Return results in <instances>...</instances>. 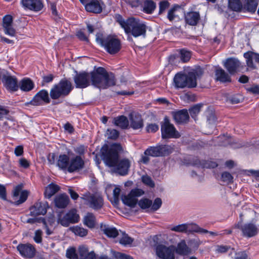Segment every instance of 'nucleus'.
Instances as JSON below:
<instances>
[{"instance_id": "obj_25", "label": "nucleus", "mask_w": 259, "mask_h": 259, "mask_svg": "<svg viewBox=\"0 0 259 259\" xmlns=\"http://www.w3.org/2000/svg\"><path fill=\"white\" fill-rule=\"evenodd\" d=\"M200 16L199 12H190L185 14V19L187 24L191 26H195L200 20Z\"/></svg>"}, {"instance_id": "obj_39", "label": "nucleus", "mask_w": 259, "mask_h": 259, "mask_svg": "<svg viewBox=\"0 0 259 259\" xmlns=\"http://www.w3.org/2000/svg\"><path fill=\"white\" fill-rule=\"evenodd\" d=\"M257 2L256 0H247L244 8L248 12L254 13L257 6Z\"/></svg>"}, {"instance_id": "obj_35", "label": "nucleus", "mask_w": 259, "mask_h": 259, "mask_svg": "<svg viewBox=\"0 0 259 259\" xmlns=\"http://www.w3.org/2000/svg\"><path fill=\"white\" fill-rule=\"evenodd\" d=\"M60 187L56 184L51 183L49 184L45 189L44 192L45 197L47 198L50 199L57 192L59 191Z\"/></svg>"}, {"instance_id": "obj_51", "label": "nucleus", "mask_w": 259, "mask_h": 259, "mask_svg": "<svg viewBox=\"0 0 259 259\" xmlns=\"http://www.w3.org/2000/svg\"><path fill=\"white\" fill-rule=\"evenodd\" d=\"M142 182L145 185L150 187H154L155 186L154 182L152 180L150 177L148 176H144L142 178Z\"/></svg>"}, {"instance_id": "obj_60", "label": "nucleus", "mask_w": 259, "mask_h": 259, "mask_svg": "<svg viewBox=\"0 0 259 259\" xmlns=\"http://www.w3.org/2000/svg\"><path fill=\"white\" fill-rule=\"evenodd\" d=\"M50 8L53 17L54 19H57L59 17L57 11L56 5L55 3H51L50 4Z\"/></svg>"}, {"instance_id": "obj_9", "label": "nucleus", "mask_w": 259, "mask_h": 259, "mask_svg": "<svg viewBox=\"0 0 259 259\" xmlns=\"http://www.w3.org/2000/svg\"><path fill=\"white\" fill-rule=\"evenodd\" d=\"M172 151V148L168 145L150 147L145 151L144 155L152 157L162 156L168 155Z\"/></svg>"}, {"instance_id": "obj_31", "label": "nucleus", "mask_w": 259, "mask_h": 259, "mask_svg": "<svg viewBox=\"0 0 259 259\" xmlns=\"http://www.w3.org/2000/svg\"><path fill=\"white\" fill-rule=\"evenodd\" d=\"M113 124L122 129H126L129 125V121L126 117L123 115L114 117L113 120Z\"/></svg>"}, {"instance_id": "obj_10", "label": "nucleus", "mask_w": 259, "mask_h": 259, "mask_svg": "<svg viewBox=\"0 0 259 259\" xmlns=\"http://www.w3.org/2000/svg\"><path fill=\"white\" fill-rule=\"evenodd\" d=\"M176 247L173 245L166 246L160 244L156 247V254L161 259H175Z\"/></svg>"}, {"instance_id": "obj_62", "label": "nucleus", "mask_w": 259, "mask_h": 259, "mask_svg": "<svg viewBox=\"0 0 259 259\" xmlns=\"http://www.w3.org/2000/svg\"><path fill=\"white\" fill-rule=\"evenodd\" d=\"M21 188H22L20 186H17L15 188L13 194V199L15 201L18 198V196L21 192Z\"/></svg>"}, {"instance_id": "obj_47", "label": "nucleus", "mask_w": 259, "mask_h": 259, "mask_svg": "<svg viewBox=\"0 0 259 259\" xmlns=\"http://www.w3.org/2000/svg\"><path fill=\"white\" fill-rule=\"evenodd\" d=\"M66 256L69 259H78L74 248H70L66 250Z\"/></svg>"}, {"instance_id": "obj_46", "label": "nucleus", "mask_w": 259, "mask_h": 259, "mask_svg": "<svg viewBox=\"0 0 259 259\" xmlns=\"http://www.w3.org/2000/svg\"><path fill=\"white\" fill-rule=\"evenodd\" d=\"M106 134L109 139L113 140L116 139L119 136V132L114 129H108Z\"/></svg>"}, {"instance_id": "obj_29", "label": "nucleus", "mask_w": 259, "mask_h": 259, "mask_svg": "<svg viewBox=\"0 0 259 259\" xmlns=\"http://www.w3.org/2000/svg\"><path fill=\"white\" fill-rule=\"evenodd\" d=\"M19 88L23 92H29L34 88V82L29 78L22 79L18 84Z\"/></svg>"}, {"instance_id": "obj_33", "label": "nucleus", "mask_w": 259, "mask_h": 259, "mask_svg": "<svg viewBox=\"0 0 259 259\" xmlns=\"http://www.w3.org/2000/svg\"><path fill=\"white\" fill-rule=\"evenodd\" d=\"M101 230L108 237L115 238L118 235V231L115 228L108 225H101Z\"/></svg>"}, {"instance_id": "obj_16", "label": "nucleus", "mask_w": 259, "mask_h": 259, "mask_svg": "<svg viewBox=\"0 0 259 259\" xmlns=\"http://www.w3.org/2000/svg\"><path fill=\"white\" fill-rule=\"evenodd\" d=\"M84 164V160L81 157L76 155L70 159L67 171L69 172L79 171L83 168Z\"/></svg>"}, {"instance_id": "obj_7", "label": "nucleus", "mask_w": 259, "mask_h": 259, "mask_svg": "<svg viewBox=\"0 0 259 259\" xmlns=\"http://www.w3.org/2000/svg\"><path fill=\"white\" fill-rule=\"evenodd\" d=\"M194 74L189 73L186 74L178 73L174 79L175 85L176 88H194L197 85L196 80L194 79Z\"/></svg>"}, {"instance_id": "obj_58", "label": "nucleus", "mask_w": 259, "mask_h": 259, "mask_svg": "<svg viewBox=\"0 0 259 259\" xmlns=\"http://www.w3.org/2000/svg\"><path fill=\"white\" fill-rule=\"evenodd\" d=\"M4 31L6 34L14 36L15 34V30L13 28L12 25L8 26V27H4Z\"/></svg>"}, {"instance_id": "obj_23", "label": "nucleus", "mask_w": 259, "mask_h": 259, "mask_svg": "<svg viewBox=\"0 0 259 259\" xmlns=\"http://www.w3.org/2000/svg\"><path fill=\"white\" fill-rule=\"evenodd\" d=\"M55 205L59 208H64L67 207L69 202V197L65 194L57 195L54 200Z\"/></svg>"}, {"instance_id": "obj_38", "label": "nucleus", "mask_w": 259, "mask_h": 259, "mask_svg": "<svg viewBox=\"0 0 259 259\" xmlns=\"http://www.w3.org/2000/svg\"><path fill=\"white\" fill-rule=\"evenodd\" d=\"M179 9H180V7L175 6L168 10L167 18L170 21H173L179 17L178 14Z\"/></svg>"}, {"instance_id": "obj_17", "label": "nucleus", "mask_w": 259, "mask_h": 259, "mask_svg": "<svg viewBox=\"0 0 259 259\" xmlns=\"http://www.w3.org/2000/svg\"><path fill=\"white\" fill-rule=\"evenodd\" d=\"M49 207L47 202H38L35 203L34 206L30 208V214L31 215H44Z\"/></svg>"}, {"instance_id": "obj_11", "label": "nucleus", "mask_w": 259, "mask_h": 259, "mask_svg": "<svg viewBox=\"0 0 259 259\" xmlns=\"http://www.w3.org/2000/svg\"><path fill=\"white\" fill-rule=\"evenodd\" d=\"M144 192L140 189L132 190L127 195L122 197L123 203L131 207H134L138 203L137 197L143 195Z\"/></svg>"}, {"instance_id": "obj_24", "label": "nucleus", "mask_w": 259, "mask_h": 259, "mask_svg": "<svg viewBox=\"0 0 259 259\" xmlns=\"http://www.w3.org/2000/svg\"><path fill=\"white\" fill-rule=\"evenodd\" d=\"M79 259H96V254L93 251H89L85 245L80 246L78 248Z\"/></svg>"}, {"instance_id": "obj_27", "label": "nucleus", "mask_w": 259, "mask_h": 259, "mask_svg": "<svg viewBox=\"0 0 259 259\" xmlns=\"http://www.w3.org/2000/svg\"><path fill=\"white\" fill-rule=\"evenodd\" d=\"M70 158L68 155L63 154H60L57 157L56 165L62 170H68Z\"/></svg>"}, {"instance_id": "obj_44", "label": "nucleus", "mask_w": 259, "mask_h": 259, "mask_svg": "<svg viewBox=\"0 0 259 259\" xmlns=\"http://www.w3.org/2000/svg\"><path fill=\"white\" fill-rule=\"evenodd\" d=\"M202 105L197 104L189 109V112L191 116L195 120V118L197 114L199 113Z\"/></svg>"}, {"instance_id": "obj_28", "label": "nucleus", "mask_w": 259, "mask_h": 259, "mask_svg": "<svg viewBox=\"0 0 259 259\" xmlns=\"http://www.w3.org/2000/svg\"><path fill=\"white\" fill-rule=\"evenodd\" d=\"M175 252L181 255H188L191 253V249L187 246L185 241L182 240L178 244Z\"/></svg>"}, {"instance_id": "obj_22", "label": "nucleus", "mask_w": 259, "mask_h": 259, "mask_svg": "<svg viewBox=\"0 0 259 259\" xmlns=\"http://www.w3.org/2000/svg\"><path fill=\"white\" fill-rule=\"evenodd\" d=\"M173 117L175 121L178 124L187 123L189 119L188 111L183 109L174 113Z\"/></svg>"}, {"instance_id": "obj_56", "label": "nucleus", "mask_w": 259, "mask_h": 259, "mask_svg": "<svg viewBox=\"0 0 259 259\" xmlns=\"http://www.w3.org/2000/svg\"><path fill=\"white\" fill-rule=\"evenodd\" d=\"M13 18L11 15H6L3 18V27L12 25Z\"/></svg>"}, {"instance_id": "obj_26", "label": "nucleus", "mask_w": 259, "mask_h": 259, "mask_svg": "<svg viewBox=\"0 0 259 259\" xmlns=\"http://www.w3.org/2000/svg\"><path fill=\"white\" fill-rule=\"evenodd\" d=\"M85 10L88 12L94 13H100L102 11V8L98 0H91L85 5Z\"/></svg>"}, {"instance_id": "obj_15", "label": "nucleus", "mask_w": 259, "mask_h": 259, "mask_svg": "<svg viewBox=\"0 0 259 259\" xmlns=\"http://www.w3.org/2000/svg\"><path fill=\"white\" fill-rule=\"evenodd\" d=\"M17 248L20 254L25 258H31L35 255V249L31 244H20Z\"/></svg>"}, {"instance_id": "obj_37", "label": "nucleus", "mask_w": 259, "mask_h": 259, "mask_svg": "<svg viewBox=\"0 0 259 259\" xmlns=\"http://www.w3.org/2000/svg\"><path fill=\"white\" fill-rule=\"evenodd\" d=\"M229 7L232 11L239 12L242 9V5L240 0H229Z\"/></svg>"}, {"instance_id": "obj_2", "label": "nucleus", "mask_w": 259, "mask_h": 259, "mask_svg": "<svg viewBox=\"0 0 259 259\" xmlns=\"http://www.w3.org/2000/svg\"><path fill=\"white\" fill-rule=\"evenodd\" d=\"M122 150L120 144L114 143L109 148L104 146L102 150V158L105 164L114 167L115 171L121 176L127 174L131 161L127 158L119 159V153Z\"/></svg>"}, {"instance_id": "obj_30", "label": "nucleus", "mask_w": 259, "mask_h": 259, "mask_svg": "<svg viewBox=\"0 0 259 259\" xmlns=\"http://www.w3.org/2000/svg\"><path fill=\"white\" fill-rule=\"evenodd\" d=\"M215 75L217 80L222 82H230L231 80L230 75L221 68L215 70Z\"/></svg>"}, {"instance_id": "obj_55", "label": "nucleus", "mask_w": 259, "mask_h": 259, "mask_svg": "<svg viewBox=\"0 0 259 259\" xmlns=\"http://www.w3.org/2000/svg\"><path fill=\"white\" fill-rule=\"evenodd\" d=\"M120 189L118 187H116L113 190V199L115 203H118L119 201V195L120 193Z\"/></svg>"}, {"instance_id": "obj_49", "label": "nucleus", "mask_w": 259, "mask_h": 259, "mask_svg": "<svg viewBox=\"0 0 259 259\" xmlns=\"http://www.w3.org/2000/svg\"><path fill=\"white\" fill-rule=\"evenodd\" d=\"M191 57V54L189 51L185 50L181 51V59L184 62H186L189 60Z\"/></svg>"}, {"instance_id": "obj_52", "label": "nucleus", "mask_w": 259, "mask_h": 259, "mask_svg": "<svg viewBox=\"0 0 259 259\" xmlns=\"http://www.w3.org/2000/svg\"><path fill=\"white\" fill-rule=\"evenodd\" d=\"M74 151L76 153L79 154V156H80L85 153L87 147L83 145H78L74 148Z\"/></svg>"}, {"instance_id": "obj_53", "label": "nucleus", "mask_w": 259, "mask_h": 259, "mask_svg": "<svg viewBox=\"0 0 259 259\" xmlns=\"http://www.w3.org/2000/svg\"><path fill=\"white\" fill-rule=\"evenodd\" d=\"M161 199L159 198H157L154 200L153 203H152V205L151 206V209H152L154 211H156L161 207Z\"/></svg>"}, {"instance_id": "obj_8", "label": "nucleus", "mask_w": 259, "mask_h": 259, "mask_svg": "<svg viewBox=\"0 0 259 259\" xmlns=\"http://www.w3.org/2000/svg\"><path fill=\"white\" fill-rule=\"evenodd\" d=\"M242 220L234 225V228L240 229L242 235L246 238H251L256 236L259 232V225L252 222L247 223L242 225Z\"/></svg>"}, {"instance_id": "obj_1", "label": "nucleus", "mask_w": 259, "mask_h": 259, "mask_svg": "<svg viewBox=\"0 0 259 259\" xmlns=\"http://www.w3.org/2000/svg\"><path fill=\"white\" fill-rule=\"evenodd\" d=\"M75 87L77 88H85L90 85L91 82L94 86L105 89L115 85L114 75L108 73L103 67H98L95 71L91 73L82 72L76 74L74 77Z\"/></svg>"}, {"instance_id": "obj_63", "label": "nucleus", "mask_w": 259, "mask_h": 259, "mask_svg": "<svg viewBox=\"0 0 259 259\" xmlns=\"http://www.w3.org/2000/svg\"><path fill=\"white\" fill-rule=\"evenodd\" d=\"M41 234L42 232L40 230H36L35 232V236L34 237V240L35 242L39 243L41 242Z\"/></svg>"}, {"instance_id": "obj_59", "label": "nucleus", "mask_w": 259, "mask_h": 259, "mask_svg": "<svg viewBox=\"0 0 259 259\" xmlns=\"http://www.w3.org/2000/svg\"><path fill=\"white\" fill-rule=\"evenodd\" d=\"M47 159L50 164H56L57 157H56V155L54 153H51L49 154Z\"/></svg>"}, {"instance_id": "obj_4", "label": "nucleus", "mask_w": 259, "mask_h": 259, "mask_svg": "<svg viewBox=\"0 0 259 259\" xmlns=\"http://www.w3.org/2000/svg\"><path fill=\"white\" fill-rule=\"evenodd\" d=\"M96 40L111 55L117 53L121 48L120 40L114 36L108 35L105 37L102 34L97 33L96 35Z\"/></svg>"}, {"instance_id": "obj_61", "label": "nucleus", "mask_w": 259, "mask_h": 259, "mask_svg": "<svg viewBox=\"0 0 259 259\" xmlns=\"http://www.w3.org/2000/svg\"><path fill=\"white\" fill-rule=\"evenodd\" d=\"M158 125L155 123H152L147 126L146 130L148 133H155L158 130Z\"/></svg>"}, {"instance_id": "obj_3", "label": "nucleus", "mask_w": 259, "mask_h": 259, "mask_svg": "<svg viewBox=\"0 0 259 259\" xmlns=\"http://www.w3.org/2000/svg\"><path fill=\"white\" fill-rule=\"evenodd\" d=\"M118 22L124 29L126 33H131L135 37L146 36L147 26L142 21L134 17H130L126 20L120 17Z\"/></svg>"}, {"instance_id": "obj_40", "label": "nucleus", "mask_w": 259, "mask_h": 259, "mask_svg": "<svg viewBox=\"0 0 259 259\" xmlns=\"http://www.w3.org/2000/svg\"><path fill=\"white\" fill-rule=\"evenodd\" d=\"M138 204L140 207L142 209H146L149 208L152 204V200L147 198H142L138 202Z\"/></svg>"}, {"instance_id": "obj_12", "label": "nucleus", "mask_w": 259, "mask_h": 259, "mask_svg": "<svg viewBox=\"0 0 259 259\" xmlns=\"http://www.w3.org/2000/svg\"><path fill=\"white\" fill-rule=\"evenodd\" d=\"M79 217L75 209L69 210L63 217L58 218V223L64 227H68L70 224L77 223Z\"/></svg>"}, {"instance_id": "obj_6", "label": "nucleus", "mask_w": 259, "mask_h": 259, "mask_svg": "<svg viewBox=\"0 0 259 259\" xmlns=\"http://www.w3.org/2000/svg\"><path fill=\"white\" fill-rule=\"evenodd\" d=\"M80 199L84 201V204L94 210L101 209L104 204L103 197L98 193H85L82 195Z\"/></svg>"}, {"instance_id": "obj_21", "label": "nucleus", "mask_w": 259, "mask_h": 259, "mask_svg": "<svg viewBox=\"0 0 259 259\" xmlns=\"http://www.w3.org/2000/svg\"><path fill=\"white\" fill-rule=\"evenodd\" d=\"M224 65L230 74H233L237 71L240 63L237 59L229 58L226 60Z\"/></svg>"}, {"instance_id": "obj_5", "label": "nucleus", "mask_w": 259, "mask_h": 259, "mask_svg": "<svg viewBox=\"0 0 259 259\" xmlns=\"http://www.w3.org/2000/svg\"><path fill=\"white\" fill-rule=\"evenodd\" d=\"M72 89L70 81L61 80L59 83L55 84L50 91V96L52 99H58L61 97L67 96Z\"/></svg>"}, {"instance_id": "obj_32", "label": "nucleus", "mask_w": 259, "mask_h": 259, "mask_svg": "<svg viewBox=\"0 0 259 259\" xmlns=\"http://www.w3.org/2000/svg\"><path fill=\"white\" fill-rule=\"evenodd\" d=\"M142 11L148 14L153 13L156 7V3L151 0H145L142 4Z\"/></svg>"}, {"instance_id": "obj_19", "label": "nucleus", "mask_w": 259, "mask_h": 259, "mask_svg": "<svg viewBox=\"0 0 259 259\" xmlns=\"http://www.w3.org/2000/svg\"><path fill=\"white\" fill-rule=\"evenodd\" d=\"M130 125L134 130L141 128L143 126L142 116L138 113L133 112L129 115Z\"/></svg>"}, {"instance_id": "obj_43", "label": "nucleus", "mask_w": 259, "mask_h": 259, "mask_svg": "<svg viewBox=\"0 0 259 259\" xmlns=\"http://www.w3.org/2000/svg\"><path fill=\"white\" fill-rule=\"evenodd\" d=\"M133 239L127 234L122 233V236L119 240V243L124 245H130L133 242Z\"/></svg>"}, {"instance_id": "obj_20", "label": "nucleus", "mask_w": 259, "mask_h": 259, "mask_svg": "<svg viewBox=\"0 0 259 259\" xmlns=\"http://www.w3.org/2000/svg\"><path fill=\"white\" fill-rule=\"evenodd\" d=\"M23 7L34 11H39L43 7L41 0H22Z\"/></svg>"}, {"instance_id": "obj_13", "label": "nucleus", "mask_w": 259, "mask_h": 259, "mask_svg": "<svg viewBox=\"0 0 259 259\" xmlns=\"http://www.w3.org/2000/svg\"><path fill=\"white\" fill-rule=\"evenodd\" d=\"M161 131L162 137L163 139L178 138L180 137L179 132L168 121H165L164 123L161 125Z\"/></svg>"}, {"instance_id": "obj_36", "label": "nucleus", "mask_w": 259, "mask_h": 259, "mask_svg": "<svg viewBox=\"0 0 259 259\" xmlns=\"http://www.w3.org/2000/svg\"><path fill=\"white\" fill-rule=\"evenodd\" d=\"M192 232L206 233V232H208V231L199 227L196 224L186 223V233H190Z\"/></svg>"}, {"instance_id": "obj_18", "label": "nucleus", "mask_w": 259, "mask_h": 259, "mask_svg": "<svg viewBox=\"0 0 259 259\" xmlns=\"http://www.w3.org/2000/svg\"><path fill=\"white\" fill-rule=\"evenodd\" d=\"M2 80L7 89L13 92L18 90L19 86L16 77L4 75Z\"/></svg>"}, {"instance_id": "obj_57", "label": "nucleus", "mask_w": 259, "mask_h": 259, "mask_svg": "<svg viewBox=\"0 0 259 259\" xmlns=\"http://www.w3.org/2000/svg\"><path fill=\"white\" fill-rule=\"evenodd\" d=\"M246 91L250 93L258 95L259 94V85H253L250 87L247 88Z\"/></svg>"}, {"instance_id": "obj_48", "label": "nucleus", "mask_w": 259, "mask_h": 259, "mask_svg": "<svg viewBox=\"0 0 259 259\" xmlns=\"http://www.w3.org/2000/svg\"><path fill=\"white\" fill-rule=\"evenodd\" d=\"M169 6V3L167 1H162L159 3V14L164 13Z\"/></svg>"}, {"instance_id": "obj_54", "label": "nucleus", "mask_w": 259, "mask_h": 259, "mask_svg": "<svg viewBox=\"0 0 259 259\" xmlns=\"http://www.w3.org/2000/svg\"><path fill=\"white\" fill-rule=\"evenodd\" d=\"M230 249H231L230 246L227 245H218L217 246L216 248V252L219 253H224L227 251H228Z\"/></svg>"}, {"instance_id": "obj_34", "label": "nucleus", "mask_w": 259, "mask_h": 259, "mask_svg": "<svg viewBox=\"0 0 259 259\" xmlns=\"http://www.w3.org/2000/svg\"><path fill=\"white\" fill-rule=\"evenodd\" d=\"M83 222L89 228H93L96 224V219L93 213L88 212L83 217Z\"/></svg>"}, {"instance_id": "obj_64", "label": "nucleus", "mask_w": 259, "mask_h": 259, "mask_svg": "<svg viewBox=\"0 0 259 259\" xmlns=\"http://www.w3.org/2000/svg\"><path fill=\"white\" fill-rule=\"evenodd\" d=\"M247 255L245 251H239L235 253L234 259H247Z\"/></svg>"}, {"instance_id": "obj_42", "label": "nucleus", "mask_w": 259, "mask_h": 259, "mask_svg": "<svg viewBox=\"0 0 259 259\" xmlns=\"http://www.w3.org/2000/svg\"><path fill=\"white\" fill-rule=\"evenodd\" d=\"M170 230L178 233H186V223L173 226L170 228Z\"/></svg>"}, {"instance_id": "obj_45", "label": "nucleus", "mask_w": 259, "mask_h": 259, "mask_svg": "<svg viewBox=\"0 0 259 259\" xmlns=\"http://www.w3.org/2000/svg\"><path fill=\"white\" fill-rule=\"evenodd\" d=\"M28 197V192L27 191H23L21 192L20 194V198L19 199H17L15 201V204L16 205H18L24 201H26Z\"/></svg>"}, {"instance_id": "obj_41", "label": "nucleus", "mask_w": 259, "mask_h": 259, "mask_svg": "<svg viewBox=\"0 0 259 259\" xmlns=\"http://www.w3.org/2000/svg\"><path fill=\"white\" fill-rule=\"evenodd\" d=\"M70 230L75 235H78L80 237H84L88 234V230L79 226H75L70 228Z\"/></svg>"}, {"instance_id": "obj_14", "label": "nucleus", "mask_w": 259, "mask_h": 259, "mask_svg": "<svg viewBox=\"0 0 259 259\" xmlns=\"http://www.w3.org/2000/svg\"><path fill=\"white\" fill-rule=\"evenodd\" d=\"M50 102V100L48 91L46 90H41L33 97L32 99L27 104L37 106L42 105L44 103H49Z\"/></svg>"}, {"instance_id": "obj_50", "label": "nucleus", "mask_w": 259, "mask_h": 259, "mask_svg": "<svg viewBox=\"0 0 259 259\" xmlns=\"http://www.w3.org/2000/svg\"><path fill=\"white\" fill-rule=\"evenodd\" d=\"M221 179L224 182L230 183L232 181L233 177L229 172H224L222 174Z\"/></svg>"}]
</instances>
